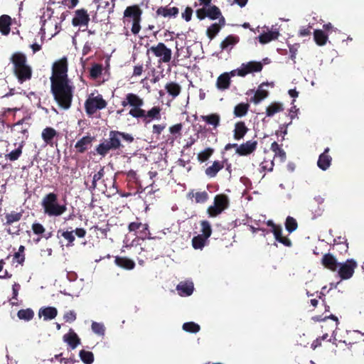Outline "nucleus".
<instances>
[{
	"mask_svg": "<svg viewBox=\"0 0 364 364\" xmlns=\"http://www.w3.org/2000/svg\"><path fill=\"white\" fill-rule=\"evenodd\" d=\"M144 104V100L138 95L132 92L127 93L122 101V106L125 108L129 106V114L136 119H141L144 124H149L152 120H159L161 119V108L159 106H154L149 110L146 111L142 109Z\"/></svg>",
	"mask_w": 364,
	"mask_h": 364,
	"instance_id": "1",
	"label": "nucleus"
},
{
	"mask_svg": "<svg viewBox=\"0 0 364 364\" xmlns=\"http://www.w3.org/2000/svg\"><path fill=\"white\" fill-rule=\"evenodd\" d=\"M75 87L70 80L50 82V90L58 106L63 109L71 107Z\"/></svg>",
	"mask_w": 364,
	"mask_h": 364,
	"instance_id": "2",
	"label": "nucleus"
},
{
	"mask_svg": "<svg viewBox=\"0 0 364 364\" xmlns=\"http://www.w3.org/2000/svg\"><path fill=\"white\" fill-rule=\"evenodd\" d=\"M122 139L129 144L134 140L133 136L129 133L112 130L109 132V139L100 143L95 150L99 155L105 156L110 150H117L123 147Z\"/></svg>",
	"mask_w": 364,
	"mask_h": 364,
	"instance_id": "3",
	"label": "nucleus"
},
{
	"mask_svg": "<svg viewBox=\"0 0 364 364\" xmlns=\"http://www.w3.org/2000/svg\"><path fill=\"white\" fill-rule=\"evenodd\" d=\"M13 64V70L18 82L21 83L30 80L32 75L31 68L26 63L27 58L21 52L14 53L10 58Z\"/></svg>",
	"mask_w": 364,
	"mask_h": 364,
	"instance_id": "4",
	"label": "nucleus"
},
{
	"mask_svg": "<svg viewBox=\"0 0 364 364\" xmlns=\"http://www.w3.org/2000/svg\"><path fill=\"white\" fill-rule=\"evenodd\" d=\"M311 320L321 323L323 338H328L329 333L333 334L338 324V318L333 314L326 315L323 317L321 315L314 316L311 317Z\"/></svg>",
	"mask_w": 364,
	"mask_h": 364,
	"instance_id": "5",
	"label": "nucleus"
},
{
	"mask_svg": "<svg viewBox=\"0 0 364 364\" xmlns=\"http://www.w3.org/2000/svg\"><path fill=\"white\" fill-rule=\"evenodd\" d=\"M67 210V202L65 198L58 200V195L54 193L47 194V215L59 216Z\"/></svg>",
	"mask_w": 364,
	"mask_h": 364,
	"instance_id": "6",
	"label": "nucleus"
},
{
	"mask_svg": "<svg viewBox=\"0 0 364 364\" xmlns=\"http://www.w3.org/2000/svg\"><path fill=\"white\" fill-rule=\"evenodd\" d=\"M141 15L142 10L137 4L127 6L124 11V18L125 21L132 20L131 31L134 35L138 34L141 30Z\"/></svg>",
	"mask_w": 364,
	"mask_h": 364,
	"instance_id": "7",
	"label": "nucleus"
},
{
	"mask_svg": "<svg viewBox=\"0 0 364 364\" xmlns=\"http://www.w3.org/2000/svg\"><path fill=\"white\" fill-rule=\"evenodd\" d=\"M68 63L67 57L64 56L53 63L52 65V75L50 82L68 80Z\"/></svg>",
	"mask_w": 364,
	"mask_h": 364,
	"instance_id": "8",
	"label": "nucleus"
},
{
	"mask_svg": "<svg viewBox=\"0 0 364 364\" xmlns=\"http://www.w3.org/2000/svg\"><path fill=\"white\" fill-rule=\"evenodd\" d=\"M107 102L101 95L95 97H89L85 102V109L89 117L93 116L97 110L105 109Z\"/></svg>",
	"mask_w": 364,
	"mask_h": 364,
	"instance_id": "9",
	"label": "nucleus"
},
{
	"mask_svg": "<svg viewBox=\"0 0 364 364\" xmlns=\"http://www.w3.org/2000/svg\"><path fill=\"white\" fill-rule=\"evenodd\" d=\"M229 206L228 197L225 194L216 195L214 204L208 207L207 212L210 217H216Z\"/></svg>",
	"mask_w": 364,
	"mask_h": 364,
	"instance_id": "10",
	"label": "nucleus"
},
{
	"mask_svg": "<svg viewBox=\"0 0 364 364\" xmlns=\"http://www.w3.org/2000/svg\"><path fill=\"white\" fill-rule=\"evenodd\" d=\"M150 51L159 58V63H167L171 60L172 51L164 43H159L156 46H152L147 50V53Z\"/></svg>",
	"mask_w": 364,
	"mask_h": 364,
	"instance_id": "11",
	"label": "nucleus"
},
{
	"mask_svg": "<svg viewBox=\"0 0 364 364\" xmlns=\"http://www.w3.org/2000/svg\"><path fill=\"white\" fill-rule=\"evenodd\" d=\"M129 232H134L139 235V237L141 240L152 239L149 227L147 223H142L139 219L136 218V221L132 222L128 225Z\"/></svg>",
	"mask_w": 364,
	"mask_h": 364,
	"instance_id": "12",
	"label": "nucleus"
},
{
	"mask_svg": "<svg viewBox=\"0 0 364 364\" xmlns=\"http://www.w3.org/2000/svg\"><path fill=\"white\" fill-rule=\"evenodd\" d=\"M357 266V262L353 259H347L344 263H340L338 273L341 279H348L351 278Z\"/></svg>",
	"mask_w": 364,
	"mask_h": 364,
	"instance_id": "13",
	"label": "nucleus"
},
{
	"mask_svg": "<svg viewBox=\"0 0 364 364\" xmlns=\"http://www.w3.org/2000/svg\"><path fill=\"white\" fill-rule=\"evenodd\" d=\"M90 20V16L86 9H77L75 11V16L72 19V24L74 26H87Z\"/></svg>",
	"mask_w": 364,
	"mask_h": 364,
	"instance_id": "14",
	"label": "nucleus"
},
{
	"mask_svg": "<svg viewBox=\"0 0 364 364\" xmlns=\"http://www.w3.org/2000/svg\"><path fill=\"white\" fill-rule=\"evenodd\" d=\"M263 68V65L260 62L250 61L247 63H242L239 71L240 77H245L249 73L254 72H260Z\"/></svg>",
	"mask_w": 364,
	"mask_h": 364,
	"instance_id": "15",
	"label": "nucleus"
},
{
	"mask_svg": "<svg viewBox=\"0 0 364 364\" xmlns=\"http://www.w3.org/2000/svg\"><path fill=\"white\" fill-rule=\"evenodd\" d=\"M257 146V141H247L243 143L237 147L235 150V153L239 156H247L253 153Z\"/></svg>",
	"mask_w": 364,
	"mask_h": 364,
	"instance_id": "16",
	"label": "nucleus"
},
{
	"mask_svg": "<svg viewBox=\"0 0 364 364\" xmlns=\"http://www.w3.org/2000/svg\"><path fill=\"white\" fill-rule=\"evenodd\" d=\"M321 264L322 265L332 271L336 272L337 271L338 266L340 263L337 261L336 258L330 253L324 254L322 259H321Z\"/></svg>",
	"mask_w": 364,
	"mask_h": 364,
	"instance_id": "17",
	"label": "nucleus"
},
{
	"mask_svg": "<svg viewBox=\"0 0 364 364\" xmlns=\"http://www.w3.org/2000/svg\"><path fill=\"white\" fill-rule=\"evenodd\" d=\"M193 289V282L191 280L180 282L176 287V290L178 291L179 295L182 296L191 295Z\"/></svg>",
	"mask_w": 364,
	"mask_h": 364,
	"instance_id": "18",
	"label": "nucleus"
},
{
	"mask_svg": "<svg viewBox=\"0 0 364 364\" xmlns=\"http://www.w3.org/2000/svg\"><path fill=\"white\" fill-rule=\"evenodd\" d=\"M329 151L328 147L326 148L324 151L318 156L317 165L323 171L327 170L331 164L332 158L328 154Z\"/></svg>",
	"mask_w": 364,
	"mask_h": 364,
	"instance_id": "19",
	"label": "nucleus"
},
{
	"mask_svg": "<svg viewBox=\"0 0 364 364\" xmlns=\"http://www.w3.org/2000/svg\"><path fill=\"white\" fill-rule=\"evenodd\" d=\"M240 41V37L237 35L228 36L220 44L222 50L230 51Z\"/></svg>",
	"mask_w": 364,
	"mask_h": 364,
	"instance_id": "20",
	"label": "nucleus"
},
{
	"mask_svg": "<svg viewBox=\"0 0 364 364\" xmlns=\"http://www.w3.org/2000/svg\"><path fill=\"white\" fill-rule=\"evenodd\" d=\"M227 162L225 161H215L213 164L208 167L205 173L210 178H214L217 176L218 173L222 170L225 167V163Z\"/></svg>",
	"mask_w": 364,
	"mask_h": 364,
	"instance_id": "21",
	"label": "nucleus"
},
{
	"mask_svg": "<svg viewBox=\"0 0 364 364\" xmlns=\"http://www.w3.org/2000/svg\"><path fill=\"white\" fill-rule=\"evenodd\" d=\"M114 263L117 266L127 270H132L135 267V262L134 260L126 257L116 256Z\"/></svg>",
	"mask_w": 364,
	"mask_h": 364,
	"instance_id": "22",
	"label": "nucleus"
},
{
	"mask_svg": "<svg viewBox=\"0 0 364 364\" xmlns=\"http://www.w3.org/2000/svg\"><path fill=\"white\" fill-rule=\"evenodd\" d=\"M63 341L66 342L72 349H75L80 343V338L72 328L70 329L68 333L63 336Z\"/></svg>",
	"mask_w": 364,
	"mask_h": 364,
	"instance_id": "23",
	"label": "nucleus"
},
{
	"mask_svg": "<svg viewBox=\"0 0 364 364\" xmlns=\"http://www.w3.org/2000/svg\"><path fill=\"white\" fill-rule=\"evenodd\" d=\"M248 132V128L246 127L244 122H237L235 124V128L233 130V137L235 140H240L244 138L247 132Z\"/></svg>",
	"mask_w": 364,
	"mask_h": 364,
	"instance_id": "24",
	"label": "nucleus"
},
{
	"mask_svg": "<svg viewBox=\"0 0 364 364\" xmlns=\"http://www.w3.org/2000/svg\"><path fill=\"white\" fill-rule=\"evenodd\" d=\"M93 139L94 137L91 136H83L76 142L75 148L78 153L82 154L88 149V146L91 145Z\"/></svg>",
	"mask_w": 364,
	"mask_h": 364,
	"instance_id": "25",
	"label": "nucleus"
},
{
	"mask_svg": "<svg viewBox=\"0 0 364 364\" xmlns=\"http://www.w3.org/2000/svg\"><path fill=\"white\" fill-rule=\"evenodd\" d=\"M272 232L274 234V236L277 241L283 244L284 245L287 247H291V240L286 237L282 236V226L278 225L276 228L272 229Z\"/></svg>",
	"mask_w": 364,
	"mask_h": 364,
	"instance_id": "26",
	"label": "nucleus"
},
{
	"mask_svg": "<svg viewBox=\"0 0 364 364\" xmlns=\"http://www.w3.org/2000/svg\"><path fill=\"white\" fill-rule=\"evenodd\" d=\"M231 84V80L227 73L220 75L216 81V87L220 90H225L229 89Z\"/></svg>",
	"mask_w": 364,
	"mask_h": 364,
	"instance_id": "27",
	"label": "nucleus"
},
{
	"mask_svg": "<svg viewBox=\"0 0 364 364\" xmlns=\"http://www.w3.org/2000/svg\"><path fill=\"white\" fill-rule=\"evenodd\" d=\"M279 36V32L277 30L269 31L263 33L258 36L259 42L262 44H266L272 41L277 40Z\"/></svg>",
	"mask_w": 364,
	"mask_h": 364,
	"instance_id": "28",
	"label": "nucleus"
},
{
	"mask_svg": "<svg viewBox=\"0 0 364 364\" xmlns=\"http://www.w3.org/2000/svg\"><path fill=\"white\" fill-rule=\"evenodd\" d=\"M11 18L8 15L0 16V32L2 35L6 36L10 33Z\"/></svg>",
	"mask_w": 364,
	"mask_h": 364,
	"instance_id": "29",
	"label": "nucleus"
},
{
	"mask_svg": "<svg viewBox=\"0 0 364 364\" xmlns=\"http://www.w3.org/2000/svg\"><path fill=\"white\" fill-rule=\"evenodd\" d=\"M178 9L177 7H168L161 6L157 11V15L162 16L164 17H176L178 14Z\"/></svg>",
	"mask_w": 364,
	"mask_h": 364,
	"instance_id": "30",
	"label": "nucleus"
},
{
	"mask_svg": "<svg viewBox=\"0 0 364 364\" xmlns=\"http://www.w3.org/2000/svg\"><path fill=\"white\" fill-rule=\"evenodd\" d=\"M200 119L208 124L212 125L214 129H216L220 125V116L217 113L201 115Z\"/></svg>",
	"mask_w": 364,
	"mask_h": 364,
	"instance_id": "31",
	"label": "nucleus"
},
{
	"mask_svg": "<svg viewBox=\"0 0 364 364\" xmlns=\"http://www.w3.org/2000/svg\"><path fill=\"white\" fill-rule=\"evenodd\" d=\"M165 89L168 95H171L173 98L178 97L181 92V85L175 82H168L165 85Z\"/></svg>",
	"mask_w": 364,
	"mask_h": 364,
	"instance_id": "32",
	"label": "nucleus"
},
{
	"mask_svg": "<svg viewBox=\"0 0 364 364\" xmlns=\"http://www.w3.org/2000/svg\"><path fill=\"white\" fill-rule=\"evenodd\" d=\"M23 216V210L20 212L11 211V213L5 214L6 223L5 225H11L14 223L21 220Z\"/></svg>",
	"mask_w": 364,
	"mask_h": 364,
	"instance_id": "33",
	"label": "nucleus"
},
{
	"mask_svg": "<svg viewBox=\"0 0 364 364\" xmlns=\"http://www.w3.org/2000/svg\"><path fill=\"white\" fill-rule=\"evenodd\" d=\"M270 149L274 153V158H279L280 162H284L286 160V152L282 149L277 142L274 141L272 143Z\"/></svg>",
	"mask_w": 364,
	"mask_h": 364,
	"instance_id": "34",
	"label": "nucleus"
},
{
	"mask_svg": "<svg viewBox=\"0 0 364 364\" xmlns=\"http://www.w3.org/2000/svg\"><path fill=\"white\" fill-rule=\"evenodd\" d=\"M314 38L316 43L319 46H324L328 40V36L322 30H315L314 32Z\"/></svg>",
	"mask_w": 364,
	"mask_h": 364,
	"instance_id": "35",
	"label": "nucleus"
},
{
	"mask_svg": "<svg viewBox=\"0 0 364 364\" xmlns=\"http://www.w3.org/2000/svg\"><path fill=\"white\" fill-rule=\"evenodd\" d=\"M269 85L268 82H266V83L263 82L260 85L259 88L256 91V92L253 97V102L255 104L260 102L262 100L265 99L268 96V95H269L268 91L261 89V87L263 85Z\"/></svg>",
	"mask_w": 364,
	"mask_h": 364,
	"instance_id": "36",
	"label": "nucleus"
},
{
	"mask_svg": "<svg viewBox=\"0 0 364 364\" xmlns=\"http://www.w3.org/2000/svg\"><path fill=\"white\" fill-rule=\"evenodd\" d=\"M249 108L250 105L248 103H239L234 108V114L237 117H244L247 113Z\"/></svg>",
	"mask_w": 364,
	"mask_h": 364,
	"instance_id": "37",
	"label": "nucleus"
},
{
	"mask_svg": "<svg viewBox=\"0 0 364 364\" xmlns=\"http://www.w3.org/2000/svg\"><path fill=\"white\" fill-rule=\"evenodd\" d=\"M221 11L215 5L208 6L207 8V17L211 20H215L220 18Z\"/></svg>",
	"mask_w": 364,
	"mask_h": 364,
	"instance_id": "38",
	"label": "nucleus"
},
{
	"mask_svg": "<svg viewBox=\"0 0 364 364\" xmlns=\"http://www.w3.org/2000/svg\"><path fill=\"white\" fill-rule=\"evenodd\" d=\"M208 239L200 235L194 236L192 239L193 247L196 250L202 249L205 245Z\"/></svg>",
	"mask_w": 364,
	"mask_h": 364,
	"instance_id": "39",
	"label": "nucleus"
},
{
	"mask_svg": "<svg viewBox=\"0 0 364 364\" xmlns=\"http://www.w3.org/2000/svg\"><path fill=\"white\" fill-rule=\"evenodd\" d=\"M79 356L85 364H92L94 361V355L91 351L81 350Z\"/></svg>",
	"mask_w": 364,
	"mask_h": 364,
	"instance_id": "40",
	"label": "nucleus"
},
{
	"mask_svg": "<svg viewBox=\"0 0 364 364\" xmlns=\"http://www.w3.org/2000/svg\"><path fill=\"white\" fill-rule=\"evenodd\" d=\"M200 226L202 232L200 235L203 236V237L208 239L212 234V228L210 223L208 220H202L200 221Z\"/></svg>",
	"mask_w": 364,
	"mask_h": 364,
	"instance_id": "41",
	"label": "nucleus"
},
{
	"mask_svg": "<svg viewBox=\"0 0 364 364\" xmlns=\"http://www.w3.org/2000/svg\"><path fill=\"white\" fill-rule=\"evenodd\" d=\"M282 110L283 107L280 103L274 102L267 107L266 114L267 117H272L274 114Z\"/></svg>",
	"mask_w": 364,
	"mask_h": 364,
	"instance_id": "42",
	"label": "nucleus"
},
{
	"mask_svg": "<svg viewBox=\"0 0 364 364\" xmlns=\"http://www.w3.org/2000/svg\"><path fill=\"white\" fill-rule=\"evenodd\" d=\"M182 328L183 331L191 333H196L200 330V326L193 321L184 323Z\"/></svg>",
	"mask_w": 364,
	"mask_h": 364,
	"instance_id": "43",
	"label": "nucleus"
},
{
	"mask_svg": "<svg viewBox=\"0 0 364 364\" xmlns=\"http://www.w3.org/2000/svg\"><path fill=\"white\" fill-rule=\"evenodd\" d=\"M213 152L214 149L213 148H207L198 154L197 159L201 163L205 162L209 159Z\"/></svg>",
	"mask_w": 364,
	"mask_h": 364,
	"instance_id": "44",
	"label": "nucleus"
},
{
	"mask_svg": "<svg viewBox=\"0 0 364 364\" xmlns=\"http://www.w3.org/2000/svg\"><path fill=\"white\" fill-rule=\"evenodd\" d=\"M220 26L219 24L217 23H213L207 28L206 35L210 40H212L220 32Z\"/></svg>",
	"mask_w": 364,
	"mask_h": 364,
	"instance_id": "45",
	"label": "nucleus"
},
{
	"mask_svg": "<svg viewBox=\"0 0 364 364\" xmlns=\"http://www.w3.org/2000/svg\"><path fill=\"white\" fill-rule=\"evenodd\" d=\"M102 65L99 63H95L90 70V76L92 79H97L102 75Z\"/></svg>",
	"mask_w": 364,
	"mask_h": 364,
	"instance_id": "46",
	"label": "nucleus"
},
{
	"mask_svg": "<svg viewBox=\"0 0 364 364\" xmlns=\"http://www.w3.org/2000/svg\"><path fill=\"white\" fill-rule=\"evenodd\" d=\"M298 227V224H297V222L296 220L291 217V216H288L286 219V222H285V228L286 230L289 232H294V230H296Z\"/></svg>",
	"mask_w": 364,
	"mask_h": 364,
	"instance_id": "47",
	"label": "nucleus"
},
{
	"mask_svg": "<svg viewBox=\"0 0 364 364\" xmlns=\"http://www.w3.org/2000/svg\"><path fill=\"white\" fill-rule=\"evenodd\" d=\"M23 144H20L17 149L13 150L9 154H6L5 157L10 161L17 160L22 154Z\"/></svg>",
	"mask_w": 364,
	"mask_h": 364,
	"instance_id": "48",
	"label": "nucleus"
},
{
	"mask_svg": "<svg viewBox=\"0 0 364 364\" xmlns=\"http://www.w3.org/2000/svg\"><path fill=\"white\" fill-rule=\"evenodd\" d=\"M17 315L20 319L29 321L33 318L34 313L31 309H27L19 310Z\"/></svg>",
	"mask_w": 364,
	"mask_h": 364,
	"instance_id": "49",
	"label": "nucleus"
},
{
	"mask_svg": "<svg viewBox=\"0 0 364 364\" xmlns=\"http://www.w3.org/2000/svg\"><path fill=\"white\" fill-rule=\"evenodd\" d=\"M60 233V236L68 242V245H73L75 240V236L73 235V230L66 231H58V235Z\"/></svg>",
	"mask_w": 364,
	"mask_h": 364,
	"instance_id": "50",
	"label": "nucleus"
},
{
	"mask_svg": "<svg viewBox=\"0 0 364 364\" xmlns=\"http://www.w3.org/2000/svg\"><path fill=\"white\" fill-rule=\"evenodd\" d=\"M91 328L92 331L96 334L99 336L105 335V328L102 323L94 321L92 323Z\"/></svg>",
	"mask_w": 364,
	"mask_h": 364,
	"instance_id": "51",
	"label": "nucleus"
},
{
	"mask_svg": "<svg viewBox=\"0 0 364 364\" xmlns=\"http://www.w3.org/2000/svg\"><path fill=\"white\" fill-rule=\"evenodd\" d=\"M43 28L42 27L41 29V36L40 41H37L36 39H35V41L33 42V43L31 45V48L33 53L39 51L42 48V46L43 44Z\"/></svg>",
	"mask_w": 364,
	"mask_h": 364,
	"instance_id": "52",
	"label": "nucleus"
},
{
	"mask_svg": "<svg viewBox=\"0 0 364 364\" xmlns=\"http://www.w3.org/2000/svg\"><path fill=\"white\" fill-rule=\"evenodd\" d=\"M105 174L104 168H101L100 170L94 174L92 177V182L90 189L94 190L97 187V181H100Z\"/></svg>",
	"mask_w": 364,
	"mask_h": 364,
	"instance_id": "53",
	"label": "nucleus"
},
{
	"mask_svg": "<svg viewBox=\"0 0 364 364\" xmlns=\"http://www.w3.org/2000/svg\"><path fill=\"white\" fill-rule=\"evenodd\" d=\"M194 197L196 203H203L208 200V194L206 191L196 192Z\"/></svg>",
	"mask_w": 364,
	"mask_h": 364,
	"instance_id": "54",
	"label": "nucleus"
},
{
	"mask_svg": "<svg viewBox=\"0 0 364 364\" xmlns=\"http://www.w3.org/2000/svg\"><path fill=\"white\" fill-rule=\"evenodd\" d=\"M274 161L272 159H264L261 163L260 166L263 171H272L274 168Z\"/></svg>",
	"mask_w": 364,
	"mask_h": 364,
	"instance_id": "55",
	"label": "nucleus"
},
{
	"mask_svg": "<svg viewBox=\"0 0 364 364\" xmlns=\"http://www.w3.org/2000/svg\"><path fill=\"white\" fill-rule=\"evenodd\" d=\"M299 48V43H295L294 45L289 46V53H290V58L295 63L296 56L297 54L298 48Z\"/></svg>",
	"mask_w": 364,
	"mask_h": 364,
	"instance_id": "56",
	"label": "nucleus"
},
{
	"mask_svg": "<svg viewBox=\"0 0 364 364\" xmlns=\"http://www.w3.org/2000/svg\"><path fill=\"white\" fill-rule=\"evenodd\" d=\"M76 316L74 311H69L64 314L63 318L65 322L72 323L76 320Z\"/></svg>",
	"mask_w": 364,
	"mask_h": 364,
	"instance_id": "57",
	"label": "nucleus"
},
{
	"mask_svg": "<svg viewBox=\"0 0 364 364\" xmlns=\"http://www.w3.org/2000/svg\"><path fill=\"white\" fill-rule=\"evenodd\" d=\"M166 127V124H154L153 127H152V133H153V134H156V136H159L161 134V132L164 130Z\"/></svg>",
	"mask_w": 364,
	"mask_h": 364,
	"instance_id": "58",
	"label": "nucleus"
},
{
	"mask_svg": "<svg viewBox=\"0 0 364 364\" xmlns=\"http://www.w3.org/2000/svg\"><path fill=\"white\" fill-rule=\"evenodd\" d=\"M192 14H193V9L191 7L187 6L184 12L182 13L181 16H182V18L186 21L188 22L191 20Z\"/></svg>",
	"mask_w": 364,
	"mask_h": 364,
	"instance_id": "59",
	"label": "nucleus"
},
{
	"mask_svg": "<svg viewBox=\"0 0 364 364\" xmlns=\"http://www.w3.org/2000/svg\"><path fill=\"white\" fill-rule=\"evenodd\" d=\"M57 134L56 131L51 128L47 127V144H52V139Z\"/></svg>",
	"mask_w": 364,
	"mask_h": 364,
	"instance_id": "60",
	"label": "nucleus"
},
{
	"mask_svg": "<svg viewBox=\"0 0 364 364\" xmlns=\"http://www.w3.org/2000/svg\"><path fill=\"white\" fill-rule=\"evenodd\" d=\"M32 230L33 232L36 235L43 234L45 231V228L40 223H33L32 225Z\"/></svg>",
	"mask_w": 364,
	"mask_h": 364,
	"instance_id": "61",
	"label": "nucleus"
},
{
	"mask_svg": "<svg viewBox=\"0 0 364 364\" xmlns=\"http://www.w3.org/2000/svg\"><path fill=\"white\" fill-rule=\"evenodd\" d=\"M182 127H183L182 124L178 123V124H174V125L170 127L169 132L173 135L178 134H180V132L182 129Z\"/></svg>",
	"mask_w": 364,
	"mask_h": 364,
	"instance_id": "62",
	"label": "nucleus"
},
{
	"mask_svg": "<svg viewBox=\"0 0 364 364\" xmlns=\"http://www.w3.org/2000/svg\"><path fill=\"white\" fill-rule=\"evenodd\" d=\"M57 309L54 307H47L46 316L47 319H53L57 316Z\"/></svg>",
	"mask_w": 364,
	"mask_h": 364,
	"instance_id": "63",
	"label": "nucleus"
},
{
	"mask_svg": "<svg viewBox=\"0 0 364 364\" xmlns=\"http://www.w3.org/2000/svg\"><path fill=\"white\" fill-rule=\"evenodd\" d=\"M14 262L22 264L25 260V256L21 252H16L14 255Z\"/></svg>",
	"mask_w": 364,
	"mask_h": 364,
	"instance_id": "64",
	"label": "nucleus"
}]
</instances>
